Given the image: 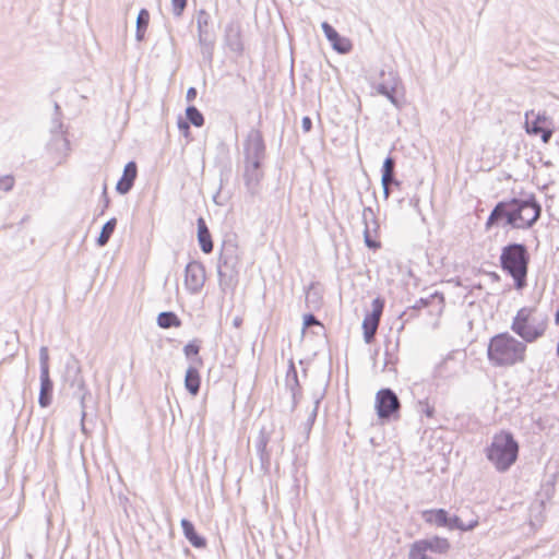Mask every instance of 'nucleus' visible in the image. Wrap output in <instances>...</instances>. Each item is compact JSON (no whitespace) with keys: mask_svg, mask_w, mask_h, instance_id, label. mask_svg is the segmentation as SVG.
I'll use <instances>...</instances> for the list:
<instances>
[{"mask_svg":"<svg viewBox=\"0 0 559 559\" xmlns=\"http://www.w3.org/2000/svg\"><path fill=\"white\" fill-rule=\"evenodd\" d=\"M525 211H527V206H525V202H522V198L500 201L491 210L485 224L486 228L489 229L501 223L518 229L531 228L538 221V210H535L532 217H523Z\"/></svg>","mask_w":559,"mask_h":559,"instance_id":"f257e3e1","label":"nucleus"},{"mask_svg":"<svg viewBox=\"0 0 559 559\" xmlns=\"http://www.w3.org/2000/svg\"><path fill=\"white\" fill-rule=\"evenodd\" d=\"M500 267L514 282L516 290L527 286V274L531 255L526 245L510 242L502 247L500 254Z\"/></svg>","mask_w":559,"mask_h":559,"instance_id":"f03ea898","label":"nucleus"},{"mask_svg":"<svg viewBox=\"0 0 559 559\" xmlns=\"http://www.w3.org/2000/svg\"><path fill=\"white\" fill-rule=\"evenodd\" d=\"M525 343L504 332L490 338L487 357L496 367H509L523 362L525 360Z\"/></svg>","mask_w":559,"mask_h":559,"instance_id":"7ed1b4c3","label":"nucleus"},{"mask_svg":"<svg viewBox=\"0 0 559 559\" xmlns=\"http://www.w3.org/2000/svg\"><path fill=\"white\" fill-rule=\"evenodd\" d=\"M519 456V442L510 431H500L492 437L491 443L486 448V457L495 468L504 473L516 462Z\"/></svg>","mask_w":559,"mask_h":559,"instance_id":"20e7f679","label":"nucleus"},{"mask_svg":"<svg viewBox=\"0 0 559 559\" xmlns=\"http://www.w3.org/2000/svg\"><path fill=\"white\" fill-rule=\"evenodd\" d=\"M240 272V252L234 239L224 240L217 264L219 286L233 287L238 283Z\"/></svg>","mask_w":559,"mask_h":559,"instance_id":"39448f33","label":"nucleus"},{"mask_svg":"<svg viewBox=\"0 0 559 559\" xmlns=\"http://www.w3.org/2000/svg\"><path fill=\"white\" fill-rule=\"evenodd\" d=\"M402 404L396 393L390 388L380 389L374 399V409L382 423L399 420Z\"/></svg>","mask_w":559,"mask_h":559,"instance_id":"423d86ee","label":"nucleus"},{"mask_svg":"<svg viewBox=\"0 0 559 559\" xmlns=\"http://www.w3.org/2000/svg\"><path fill=\"white\" fill-rule=\"evenodd\" d=\"M423 519L430 525L445 527L448 530H459L462 532L473 531L478 525V520H472L464 523L460 516L451 515L445 509H431L423 512Z\"/></svg>","mask_w":559,"mask_h":559,"instance_id":"0eeeda50","label":"nucleus"},{"mask_svg":"<svg viewBox=\"0 0 559 559\" xmlns=\"http://www.w3.org/2000/svg\"><path fill=\"white\" fill-rule=\"evenodd\" d=\"M63 124L58 117L53 118L50 129V139L46 145V152L52 163L61 165L69 155L70 142L62 130Z\"/></svg>","mask_w":559,"mask_h":559,"instance_id":"6e6552de","label":"nucleus"},{"mask_svg":"<svg viewBox=\"0 0 559 559\" xmlns=\"http://www.w3.org/2000/svg\"><path fill=\"white\" fill-rule=\"evenodd\" d=\"M400 83L397 72L390 69H380L373 76H371V86L378 94L388 98V100L397 109L402 108V100L396 96V88Z\"/></svg>","mask_w":559,"mask_h":559,"instance_id":"1a4fd4ad","label":"nucleus"},{"mask_svg":"<svg viewBox=\"0 0 559 559\" xmlns=\"http://www.w3.org/2000/svg\"><path fill=\"white\" fill-rule=\"evenodd\" d=\"M198 40L201 48V55L204 61L212 63L216 35L211 27V15L204 9L199 10L197 15Z\"/></svg>","mask_w":559,"mask_h":559,"instance_id":"9d476101","label":"nucleus"},{"mask_svg":"<svg viewBox=\"0 0 559 559\" xmlns=\"http://www.w3.org/2000/svg\"><path fill=\"white\" fill-rule=\"evenodd\" d=\"M266 147L262 133L252 129L243 141V164L263 165Z\"/></svg>","mask_w":559,"mask_h":559,"instance_id":"9b49d317","label":"nucleus"},{"mask_svg":"<svg viewBox=\"0 0 559 559\" xmlns=\"http://www.w3.org/2000/svg\"><path fill=\"white\" fill-rule=\"evenodd\" d=\"M362 223H364V241L366 247L371 250H377L381 247V242L377 239L379 236L380 224L377 218L374 211L370 207H364L362 210Z\"/></svg>","mask_w":559,"mask_h":559,"instance_id":"f8f14e48","label":"nucleus"},{"mask_svg":"<svg viewBox=\"0 0 559 559\" xmlns=\"http://www.w3.org/2000/svg\"><path fill=\"white\" fill-rule=\"evenodd\" d=\"M205 267L200 261H190L185 269V285L191 294H198L204 286Z\"/></svg>","mask_w":559,"mask_h":559,"instance_id":"ddd939ff","label":"nucleus"},{"mask_svg":"<svg viewBox=\"0 0 559 559\" xmlns=\"http://www.w3.org/2000/svg\"><path fill=\"white\" fill-rule=\"evenodd\" d=\"M64 382L70 386L72 392L88 389L82 374L80 361L75 357H70L66 362Z\"/></svg>","mask_w":559,"mask_h":559,"instance_id":"4468645a","label":"nucleus"},{"mask_svg":"<svg viewBox=\"0 0 559 559\" xmlns=\"http://www.w3.org/2000/svg\"><path fill=\"white\" fill-rule=\"evenodd\" d=\"M263 165L245 164L243 165V182L247 192L251 197H255L260 193L261 181L264 177Z\"/></svg>","mask_w":559,"mask_h":559,"instance_id":"2eb2a0df","label":"nucleus"},{"mask_svg":"<svg viewBox=\"0 0 559 559\" xmlns=\"http://www.w3.org/2000/svg\"><path fill=\"white\" fill-rule=\"evenodd\" d=\"M241 33V25L238 21H230L225 26L224 43L237 56H241L245 50Z\"/></svg>","mask_w":559,"mask_h":559,"instance_id":"dca6fc26","label":"nucleus"},{"mask_svg":"<svg viewBox=\"0 0 559 559\" xmlns=\"http://www.w3.org/2000/svg\"><path fill=\"white\" fill-rule=\"evenodd\" d=\"M436 301L438 302V310L441 311L444 306V297L443 294L435 292L429 297L420 298L413 306L408 307L400 314V319L407 322L415 318L419 310L433 305Z\"/></svg>","mask_w":559,"mask_h":559,"instance_id":"f3484780","label":"nucleus"},{"mask_svg":"<svg viewBox=\"0 0 559 559\" xmlns=\"http://www.w3.org/2000/svg\"><path fill=\"white\" fill-rule=\"evenodd\" d=\"M322 31L326 39L331 43L332 48L338 53H348L353 45L346 37L341 36L337 31L328 22L321 24Z\"/></svg>","mask_w":559,"mask_h":559,"instance_id":"a211bd4d","label":"nucleus"},{"mask_svg":"<svg viewBox=\"0 0 559 559\" xmlns=\"http://www.w3.org/2000/svg\"><path fill=\"white\" fill-rule=\"evenodd\" d=\"M138 176V165L134 160H130L126 164L123 174L116 185V191L119 194H127L131 191L134 186Z\"/></svg>","mask_w":559,"mask_h":559,"instance_id":"6ab92c4d","label":"nucleus"},{"mask_svg":"<svg viewBox=\"0 0 559 559\" xmlns=\"http://www.w3.org/2000/svg\"><path fill=\"white\" fill-rule=\"evenodd\" d=\"M395 178V159L391 155H388L381 167V185L383 189V195L385 199H389L391 189H390V180H394Z\"/></svg>","mask_w":559,"mask_h":559,"instance_id":"aec40b11","label":"nucleus"},{"mask_svg":"<svg viewBox=\"0 0 559 559\" xmlns=\"http://www.w3.org/2000/svg\"><path fill=\"white\" fill-rule=\"evenodd\" d=\"M197 227H198V242L200 246V249L203 253L209 254L213 251L214 245L211 236V231L206 225V222L203 217H199L197 219Z\"/></svg>","mask_w":559,"mask_h":559,"instance_id":"412c9836","label":"nucleus"},{"mask_svg":"<svg viewBox=\"0 0 559 559\" xmlns=\"http://www.w3.org/2000/svg\"><path fill=\"white\" fill-rule=\"evenodd\" d=\"M545 331L546 323L540 322L538 324H533L531 321H527V323L522 324V332L515 334L519 335L523 341L533 343L542 337Z\"/></svg>","mask_w":559,"mask_h":559,"instance_id":"4be33fe9","label":"nucleus"},{"mask_svg":"<svg viewBox=\"0 0 559 559\" xmlns=\"http://www.w3.org/2000/svg\"><path fill=\"white\" fill-rule=\"evenodd\" d=\"M40 389L38 396V404L40 407L46 408L51 405L53 382L50 379L49 373L40 374Z\"/></svg>","mask_w":559,"mask_h":559,"instance_id":"5701e85b","label":"nucleus"},{"mask_svg":"<svg viewBox=\"0 0 559 559\" xmlns=\"http://www.w3.org/2000/svg\"><path fill=\"white\" fill-rule=\"evenodd\" d=\"M180 524L185 537L194 548H204L206 546V539L197 533L194 524L190 520L182 519Z\"/></svg>","mask_w":559,"mask_h":559,"instance_id":"b1692460","label":"nucleus"},{"mask_svg":"<svg viewBox=\"0 0 559 559\" xmlns=\"http://www.w3.org/2000/svg\"><path fill=\"white\" fill-rule=\"evenodd\" d=\"M419 542L427 549V551L433 554H447L451 548L450 542L447 538L440 536L419 539Z\"/></svg>","mask_w":559,"mask_h":559,"instance_id":"393cba45","label":"nucleus"},{"mask_svg":"<svg viewBox=\"0 0 559 559\" xmlns=\"http://www.w3.org/2000/svg\"><path fill=\"white\" fill-rule=\"evenodd\" d=\"M200 385H201V377H200L199 370L195 367L190 366L186 370L185 388L191 395L195 396L199 394Z\"/></svg>","mask_w":559,"mask_h":559,"instance_id":"a878e982","label":"nucleus"},{"mask_svg":"<svg viewBox=\"0 0 559 559\" xmlns=\"http://www.w3.org/2000/svg\"><path fill=\"white\" fill-rule=\"evenodd\" d=\"M555 495V486L551 483H547L542 486V490L537 493V499L533 502L531 511L543 512L546 501H549Z\"/></svg>","mask_w":559,"mask_h":559,"instance_id":"bb28decb","label":"nucleus"},{"mask_svg":"<svg viewBox=\"0 0 559 559\" xmlns=\"http://www.w3.org/2000/svg\"><path fill=\"white\" fill-rule=\"evenodd\" d=\"M157 325L162 329L180 328L182 322L173 311H163L157 316Z\"/></svg>","mask_w":559,"mask_h":559,"instance_id":"cd10ccee","label":"nucleus"},{"mask_svg":"<svg viewBox=\"0 0 559 559\" xmlns=\"http://www.w3.org/2000/svg\"><path fill=\"white\" fill-rule=\"evenodd\" d=\"M323 397H324V391L313 393V408L310 412V414L308 415L306 423L304 424V430L306 431L307 435L310 433V431L316 423L319 406H320V403L323 400Z\"/></svg>","mask_w":559,"mask_h":559,"instance_id":"c85d7f7f","label":"nucleus"},{"mask_svg":"<svg viewBox=\"0 0 559 559\" xmlns=\"http://www.w3.org/2000/svg\"><path fill=\"white\" fill-rule=\"evenodd\" d=\"M150 24V12L146 9H141L136 17L135 39L143 41L145 32Z\"/></svg>","mask_w":559,"mask_h":559,"instance_id":"c756f323","label":"nucleus"},{"mask_svg":"<svg viewBox=\"0 0 559 559\" xmlns=\"http://www.w3.org/2000/svg\"><path fill=\"white\" fill-rule=\"evenodd\" d=\"M534 309L530 307H523L521 308L515 317L513 318L511 330L514 333H521L522 332V324L527 323V321H531V316L533 313Z\"/></svg>","mask_w":559,"mask_h":559,"instance_id":"7c9ffc66","label":"nucleus"},{"mask_svg":"<svg viewBox=\"0 0 559 559\" xmlns=\"http://www.w3.org/2000/svg\"><path fill=\"white\" fill-rule=\"evenodd\" d=\"M117 227V218L112 217L108 219L102 227L100 234L96 239V243L98 247H104L108 243L111 238L115 229Z\"/></svg>","mask_w":559,"mask_h":559,"instance_id":"2f4dec72","label":"nucleus"},{"mask_svg":"<svg viewBox=\"0 0 559 559\" xmlns=\"http://www.w3.org/2000/svg\"><path fill=\"white\" fill-rule=\"evenodd\" d=\"M72 396L78 399L81 407V427L82 431L85 432V426L84 420L86 418V409H87V401L92 399V393L88 389L82 390V391H74L72 392Z\"/></svg>","mask_w":559,"mask_h":559,"instance_id":"473e14b6","label":"nucleus"},{"mask_svg":"<svg viewBox=\"0 0 559 559\" xmlns=\"http://www.w3.org/2000/svg\"><path fill=\"white\" fill-rule=\"evenodd\" d=\"M186 119L197 128L203 127L205 121L203 114L193 105L186 108Z\"/></svg>","mask_w":559,"mask_h":559,"instance_id":"72a5a7b5","label":"nucleus"},{"mask_svg":"<svg viewBox=\"0 0 559 559\" xmlns=\"http://www.w3.org/2000/svg\"><path fill=\"white\" fill-rule=\"evenodd\" d=\"M285 385L287 390L301 389L297 369L293 360L289 361V366L286 372Z\"/></svg>","mask_w":559,"mask_h":559,"instance_id":"f704fd0d","label":"nucleus"},{"mask_svg":"<svg viewBox=\"0 0 559 559\" xmlns=\"http://www.w3.org/2000/svg\"><path fill=\"white\" fill-rule=\"evenodd\" d=\"M306 302L312 309H319L322 305V296L313 284L309 286L306 293Z\"/></svg>","mask_w":559,"mask_h":559,"instance_id":"c9c22d12","label":"nucleus"},{"mask_svg":"<svg viewBox=\"0 0 559 559\" xmlns=\"http://www.w3.org/2000/svg\"><path fill=\"white\" fill-rule=\"evenodd\" d=\"M522 202H525V206H527V209H531V211L527 210L524 212V214L522 215L523 217H532V215H534L535 210H538V218L540 217L542 205L538 203L533 193L522 198Z\"/></svg>","mask_w":559,"mask_h":559,"instance_id":"e433bc0d","label":"nucleus"},{"mask_svg":"<svg viewBox=\"0 0 559 559\" xmlns=\"http://www.w3.org/2000/svg\"><path fill=\"white\" fill-rule=\"evenodd\" d=\"M408 559H432V558L428 555V551L423 546V544L419 540H416L411 545L409 552H408Z\"/></svg>","mask_w":559,"mask_h":559,"instance_id":"4c0bfd02","label":"nucleus"},{"mask_svg":"<svg viewBox=\"0 0 559 559\" xmlns=\"http://www.w3.org/2000/svg\"><path fill=\"white\" fill-rule=\"evenodd\" d=\"M39 367L40 374L49 373V354L46 346H41L39 349Z\"/></svg>","mask_w":559,"mask_h":559,"instance_id":"58836bf2","label":"nucleus"},{"mask_svg":"<svg viewBox=\"0 0 559 559\" xmlns=\"http://www.w3.org/2000/svg\"><path fill=\"white\" fill-rule=\"evenodd\" d=\"M417 412L428 418H432L435 416V406L430 405L428 400H421L417 403Z\"/></svg>","mask_w":559,"mask_h":559,"instance_id":"ea45409f","label":"nucleus"},{"mask_svg":"<svg viewBox=\"0 0 559 559\" xmlns=\"http://www.w3.org/2000/svg\"><path fill=\"white\" fill-rule=\"evenodd\" d=\"M269 441H270V436L265 431V429L262 428L260 430V433H259V437H258V440L255 443L257 452H263L264 450H267Z\"/></svg>","mask_w":559,"mask_h":559,"instance_id":"a19ab883","label":"nucleus"},{"mask_svg":"<svg viewBox=\"0 0 559 559\" xmlns=\"http://www.w3.org/2000/svg\"><path fill=\"white\" fill-rule=\"evenodd\" d=\"M15 179L12 175H4L0 177V190L9 192L14 187Z\"/></svg>","mask_w":559,"mask_h":559,"instance_id":"79ce46f5","label":"nucleus"},{"mask_svg":"<svg viewBox=\"0 0 559 559\" xmlns=\"http://www.w3.org/2000/svg\"><path fill=\"white\" fill-rule=\"evenodd\" d=\"M188 4V0H171L173 14L176 17H180Z\"/></svg>","mask_w":559,"mask_h":559,"instance_id":"37998d69","label":"nucleus"},{"mask_svg":"<svg viewBox=\"0 0 559 559\" xmlns=\"http://www.w3.org/2000/svg\"><path fill=\"white\" fill-rule=\"evenodd\" d=\"M540 120L542 117L538 115L531 123L526 121V132L535 135L539 134L542 131Z\"/></svg>","mask_w":559,"mask_h":559,"instance_id":"c03bdc74","label":"nucleus"},{"mask_svg":"<svg viewBox=\"0 0 559 559\" xmlns=\"http://www.w3.org/2000/svg\"><path fill=\"white\" fill-rule=\"evenodd\" d=\"M200 352V345L197 343V341L189 342L183 347V353L187 358H191L192 356H197Z\"/></svg>","mask_w":559,"mask_h":559,"instance_id":"a18cd8bd","label":"nucleus"},{"mask_svg":"<svg viewBox=\"0 0 559 559\" xmlns=\"http://www.w3.org/2000/svg\"><path fill=\"white\" fill-rule=\"evenodd\" d=\"M260 462H261V468L264 471H267L271 464V453L269 450H264L263 452H258Z\"/></svg>","mask_w":559,"mask_h":559,"instance_id":"49530a36","label":"nucleus"},{"mask_svg":"<svg viewBox=\"0 0 559 559\" xmlns=\"http://www.w3.org/2000/svg\"><path fill=\"white\" fill-rule=\"evenodd\" d=\"M302 325H304V329L310 328L312 325L323 326L322 323L312 313H307L304 316Z\"/></svg>","mask_w":559,"mask_h":559,"instance_id":"de8ad7c7","label":"nucleus"},{"mask_svg":"<svg viewBox=\"0 0 559 559\" xmlns=\"http://www.w3.org/2000/svg\"><path fill=\"white\" fill-rule=\"evenodd\" d=\"M380 321L374 320L372 318H369L368 316L365 317L362 321V330H369L377 331L379 326Z\"/></svg>","mask_w":559,"mask_h":559,"instance_id":"09e8293b","label":"nucleus"},{"mask_svg":"<svg viewBox=\"0 0 559 559\" xmlns=\"http://www.w3.org/2000/svg\"><path fill=\"white\" fill-rule=\"evenodd\" d=\"M289 391L292 393V400H293L292 409L294 411L297 407L299 400L301 399L302 392H301V389H294V390H289Z\"/></svg>","mask_w":559,"mask_h":559,"instance_id":"8fccbe9b","label":"nucleus"},{"mask_svg":"<svg viewBox=\"0 0 559 559\" xmlns=\"http://www.w3.org/2000/svg\"><path fill=\"white\" fill-rule=\"evenodd\" d=\"M178 129L185 134L187 135L189 133V130H190V122L186 119L183 120L182 118H179L178 119Z\"/></svg>","mask_w":559,"mask_h":559,"instance_id":"3c124183","label":"nucleus"},{"mask_svg":"<svg viewBox=\"0 0 559 559\" xmlns=\"http://www.w3.org/2000/svg\"><path fill=\"white\" fill-rule=\"evenodd\" d=\"M301 128L305 133H308L312 129V120L309 116H305L301 120Z\"/></svg>","mask_w":559,"mask_h":559,"instance_id":"603ef678","label":"nucleus"},{"mask_svg":"<svg viewBox=\"0 0 559 559\" xmlns=\"http://www.w3.org/2000/svg\"><path fill=\"white\" fill-rule=\"evenodd\" d=\"M372 309L376 311L383 312L384 309V300L380 297H377L372 300Z\"/></svg>","mask_w":559,"mask_h":559,"instance_id":"864d4df0","label":"nucleus"},{"mask_svg":"<svg viewBox=\"0 0 559 559\" xmlns=\"http://www.w3.org/2000/svg\"><path fill=\"white\" fill-rule=\"evenodd\" d=\"M376 333H377V331H372L371 329L364 330V340H365V342L367 344L372 343L374 341Z\"/></svg>","mask_w":559,"mask_h":559,"instance_id":"5fc2aeb1","label":"nucleus"},{"mask_svg":"<svg viewBox=\"0 0 559 559\" xmlns=\"http://www.w3.org/2000/svg\"><path fill=\"white\" fill-rule=\"evenodd\" d=\"M540 134V139L544 143H548L549 140L551 139V135H552V131L549 130V129H544L542 128V131L539 132Z\"/></svg>","mask_w":559,"mask_h":559,"instance_id":"6e6d98bb","label":"nucleus"},{"mask_svg":"<svg viewBox=\"0 0 559 559\" xmlns=\"http://www.w3.org/2000/svg\"><path fill=\"white\" fill-rule=\"evenodd\" d=\"M198 95V91L195 87H189L188 91H187V95H186V98L188 102H192L195 99Z\"/></svg>","mask_w":559,"mask_h":559,"instance_id":"4d7b16f0","label":"nucleus"},{"mask_svg":"<svg viewBox=\"0 0 559 559\" xmlns=\"http://www.w3.org/2000/svg\"><path fill=\"white\" fill-rule=\"evenodd\" d=\"M103 197H104V207L100 211V215L104 214L105 210L108 207L109 205V198L107 195V191H106V186L104 187V190H103Z\"/></svg>","mask_w":559,"mask_h":559,"instance_id":"13d9d810","label":"nucleus"},{"mask_svg":"<svg viewBox=\"0 0 559 559\" xmlns=\"http://www.w3.org/2000/svg\"><path fill=\"white\" fill-rule=\"evenodd\" d=\"M366 316H368L369 318H372V319H374V320L380 321L381 316H382V312H380V311H376V310H373V309H372V311H371V312H368Z\"/></svg>","mask_w":559,"mask_h":559,"instance_id":"bf43d9fd","label":"nucleus"},{"mask_svg":"<svg viewBox=\"0 0 559 559\" xmlns=\"http://www.w3.org/2000/svg\"><path fill=\"white\" fill-rule=\"evenodd\" d=\"M242 322H243V320H242V318H241V317H239V316H237V317H235V318L233 319V325H234L235 328H240V326H241V324H242Z\"/></svg>","mask_w":559,"mask_h":559,"instance_id":"052dcab7","label":"nucleus"},{"mask_svg":"<svg viewBox=\"0 0 559 559\" xmlns=\"http://www.w3.org/2000/svg\"><path fill=\"white\" fill-rule=\"evenodd\" d=\"M489 275H490L492 281H495V282H499L500 281V275L497 272H491Z\"/></svg>","mask_w":559,"mask_h":559,"instance_id":"680f3d73","label":"nucleus"},{"mask_svg":"<svg viewBox=\"0 0 559 559\" xmlns=\"http://www.w3.org/2000/svg\"><path fill=\"white\" fill-rule=\"evenodd\" d=\"M402 185V182L400 180L396 179V177L394 178V180H390V186H395L397 188H400Z\"/></svg>","mask_w":559,"mask_h":559,"instance_id":"e2e57ef3","label":"nucleus"},{"mask_svg":"<svg viewBox=\"0 0 559 559\" xmlns=\"http://www.w3.org/2000/svg\"><path fill=\"white\" fill-rule=\"evenodd\" d=\"M554 321L557 325H559V308L555 312Z\"/></svg>","mask_w":559,"mask_h":559,"instance_id":"0e129e2a","label":"nucleus"},{"mask_svg":"<svg viewBox=\"0 0 559 559\" xmlns=\"http://www.w3.org/2000/svg\"><path fill=\"white\" fill-rule=\"evenodd\" d=\"M60 110L61 109H60V106L58 105V103H55V112L57 116L60 115Z\"/></svg>","mask_w":559,"mask_h":559,"instance_id":"69168bd1","label":"nucleus"},{"mask_svg":"<svg viewBox=\"0 0 559 559\" xmlns=\"http://www.w3.org/2000/svg\"><path fill=\"white\" fill-rule=\"evenodd\" d=\"M24 559H33V556L31 552H26Z\"/></svg>","mask_w":559,"mask_h":559,"instance_id":"338daca9","label":"nucleus"}]
</instances>
